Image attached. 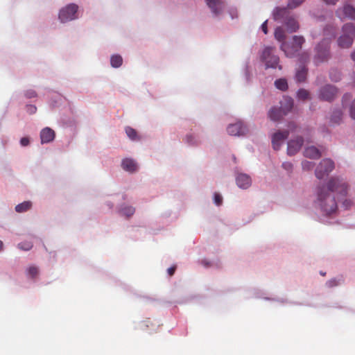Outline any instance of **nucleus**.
<instances>
[{"label":"nucleus","instance_id":"obj_1","mask_svg":"<svg viewBox=\"0 0 355 355\" xmlns=\"http://www.w3.org/2000/svg\"><path fill=\"white\" fill-rule=\"evenodd\" d=\"M347 185L343 180L331 178L326 186H318L317 188L316 204L326 215H330L337 210V202L332 192H338L343 196L347 193Z\"/></svg>","mask_w":355,"mask_h":355},{"label":"nucleus","instance_id":"obj_2","mask_svg":"<svg viewBox=\"0 0 355 355\" xmlns=\"http://www.w3.org/2000/svg\"><path fill=\"white\" fill-rule=\"evenodd\" d=\"M355 38V24L347 23L342 28V34L337 40L338 46L341 49L352 46Z\"/></svg>","mask_w":355,"mask_h":355},{"label":"nucleus","instance_id":"obj_3","mask_svg":"<svg viewBox=\"0 0 355 355\" xmlns=\"http://www.w3.org/2000/svg\"><path fill=\"white\" fill-rule=\"evenodd\" d=\"M330 39L324 38L315 47L313 61L316 65L327 62L331 58Z\"/></svg>","mask_w":355,"mask_h":355},{"label":"nucleus","instance_id":"obj_4","mask_svg":"<svg viewBox=\"0 0 355 355\" xmlns=\"http://www.w3.org/2000/svg\"><path fill=\"white\" fill-rule=\"evenodd\" d=\"M304 42L303 36L294 35L291 42H283L280 48L287 57H293L302 49Z\"/></svg>","mask_w":355,"mask_h":355},{"label":"nucleus","instance_id":"obj_5","mask_svg":"<svg viewBox=\"0 0 355 355\" xmlns=\"http://www.w3.org/2000/svg\"><path fill=\"white\" fill-rule=\"evenodd\" d=\"M261 60L264 62L266 69L278 68L279 70L282 69V67L279 64V58L275 54L274 47H265L261 55Z\"/></svg>","mask_w":355,"mask_h":355},{"label":"nucleus","instance_id":"obj_6","mask_svg":"<svg viewBox=\"0 0 355 355\" xmlns=\"http://www.w3.org/2000/svg\"><path fill=\"white\" fill-rule=\"evenodd\" d=\"M78 6L74 3L67 5L60 10L59 19L62 23H65L69 21L77 18Z\"/></svg>","mask_w":355,"mask_h":355},{"label":"nucleus","instance_id":"obj_7","mask_svg":"<svg viewBox=\"0 0 355 355\" xmlns=\"http://www.w3.org/2000/svg\"><path fill=\"white\" fill-rule=\"evenodd\" d=\"M334 168V163L330 159H322L316 167L315 174L317 178L322 179L329 175Z\"/></svg>","mask_w":355,"mask_h":355},{"label":"nucleus","instance_id":"obj_8","mask_svg":"<svg viewBox=\"0 0 355 355\" xmlns=\"http://www.w3.org/2000/svg\"><path fill=\"white\" fill-rule=\"evenodd\" d=\"M338 94V89L331 85H326L319 91V98L322 101H331Z\"/></svg>","mask_w":355,"mask_h":355},{"label":"nucleus","instance_id":"obj_9","mask_svg":"<svg viewBox=\"0 0 355 355\" xmlns=\"http://www.w3.org/2000/svg\"><path fill=\"white\" fill-rule=\"evenodd\" d=\"M289 131H278L272 136V146L274 150H278L284 141L288 137Z\"/></svg>","mask_w":355,"mask_h":355},{"label":"nucleus","instance_id":"obj_10","mask_svg":"<svg viewBox=\"0 0 355 355\" xmlns=\"http://www.w3.org/2000/svg\"><path fill=\"white\" fill-rule=\"evenodd\" d=\"M227 131L230 135L241 136L245 135L248 132V128L241 121L230 124L227 128Z\"/></svg>","mask_w":355,"mask_h":355},{"label":"nucleus","instance_id":"obj_11","mask_svg":"<svg viewBox=\"0 0 355 355\" xmlns=\"http://www.w3.org/2000/svg\"><path fill=\"white\" fill-rule=\"evenodd\" d=\"M304 140L301 137H297L295 139L290 140L288 142L287 153L288 155H294L301 148Z\"/></svg>","mask_w":355,"mask_h":355},{"label":"nucleus","instance_id":"obj_12","mask_svg":"<svg viewBox=\"0 0 355 355\" xmlns=\"http://www.w3.org/2000/svg\"><path fill=\"white\" fill-rule=\"evenodd\" d=\"M336 14L340 18L343 17L355 19V8L349 4H346L343 7V8H338L336 12Z\"/></svg>","mask_w":355,"mask_h":355},{"label":"nucleus","instance_id":"obj_13","mask_svg":"<svg viewBox=\"0 0 355 355\" xmlns=\"http://www.w3.org/2000/svg\"><path fill=\"white\" fill-rule=\"evenodd\" d=\"M206 3L216 16L220 15L225 6L222 0H206Z\"/></svg>","mask_w":355,"mask_h":355},{"label":"nucleus","instance_id":"obj_14","mask_svg":"<svg viewBox=\"0 0 355 355\" xmlns=\"http://www.w3.org/2000/svg\"><path fill=\"white\" fill-rule=\"evenodd\" d=\"M55 136L54 130L50 128H44L40 132V139L42 144L49 143L52 141Z\"/></svg>","mask_w":355,"mask_h":355},{"label":"nucleus","instance_id":"obj_15","mask_svg":"<svg viewBox=\"0 0 355 355\" xmlns=\"http://www.w3.org/2000/svg\"><path fill=\"white\" fill-rule=\"evenodd\" d=\"M236 184L241 189H247L251 185L249 175L243 173L239 174L236 178Z\"/></svg>","mask_w":355,"mask_h":355},{"label":"nucleus","instance_id":"obj_16","mask_svg":"<svg viewBox=\"0 0 355 355\" xmlns=\"http://www.w3.org/2000/svg\"><path fill=\"white\" fill-rule=\"evenodd\" d=\"M121 166L123 170L130 173H133L137 170V164L132 159L125 158L123 159Z\"/></svg>","mask_w":355,"mask_h":355},{"label":"nucleus","instance_id":"obj_17","mask_svg":"<svg viewBox=\"0 0 355 355\" xmlns=\"http://www.w3.org/2000/svg\"><path fill=\"white\" fill-rule=\"evenodd\" d=\"M289 16L288 9L286 8L277 7L273 11V18L275 21L284 19Z\"/></svg>","mask_w":355,"mask_h":355},{"label":"nucleus","instance_id":"obj_18","mask_svg":"<svg viewBox=\"0 0 355 355\" xmlns=\"http://www.w3.org/2000/svg\"><path fill=\"white\" fill-rule=\"evenodd\" d=\"M284 24L289 33L296 32L300 28L297 21L291 16L286 19Z\"/></svg>","mask_w":355,"mask_h":355},{"label":"nucleus","instance_id":"obj_19","mask_svg":"<svg viewBox=\"0 0 355 355\" xmlns=\"http://www.w3.org/2000/svg\"><path fill=\"white\" fill-rule=\"evenodd\" d=\"M304 155L310 159H318L321 157V153L316 147L312 146L304 149Z\"/></svg>","mask_w":355,"mask_h":355},{"label":"nucleus","instance_id":"obj_20","mask_svg":"<svg viewBox=\"0 0 355 355\" xmlns=\"http://www.w3.org/2000/svg\"><path fill=\"white\" fill-rule=\"evenodd\" d=\"M285 114H283L282 110L279 107H272L268 112V117L274 121H279L281 119Z\"/></svg>","mask_w":355,"mask_h":355},{"label":"nucleus","instance_id":"obj_21","mask_svg":"<svg viewBox=\"0 0 355 355\" xmlns=\"http://www.w3.org/2000/svg\"><path fill=\"white\" fill-rule=\"evenodd\" d=\"M307 68L304 65H300L296 71L295 80L298 83L304 82L306 79Z\"/></svg>","mask_w":355,"mask_h":355},{"label":"nucleus","instance_id":"obj_22","mask_svg":"<svg viewBox=\"0 0 355 355\" xmlns=\"http://www.w3.org/2000/svg\"><path fill=\"white\" fill-rule=\"evenodd\" d=\"M293 107V101L291 98H284V102L281 103L280 108L282 110L283 114H287Z\"/></svg>","mask_w":355,"mask_h":355},{"label":"nucleus","instance_id":"obj_23","mask_svg":"<svg viewBox=\"0 0 355 355\" xmlns=\"http://www.w3.org/2000/svg\"><path fill=\"white\" fill-rule=\"evenodd\" d=\"M343 112L340 110H334L330 117V124L332 125L340 124L342 121Z\"/></svg>","mask_w":355,"mask_h":355},{"label":"nucleus","instance_id":"obj_24","mask_svg":"<svg viewBox=\"0 0 355 355\" xmlns=\"http://www.w3.org/2000/svg\"><path fill=\"white\" fill-rule=\"evenodd\" d=\"M32 203L30 201H24L15 207V211L18 213L25 212L31 208Z\"/></svg>","mask_w":355,"mask_h":355},{"label":"nucleus","instance_id":"obj_25","mask_svg":"<svg viewBox=\"0 0 355 355\" xmlns=\"http://www.w3.org/2000/svg\"><path fill=\"white\" fill-rule=\"evenodd\" d=\"M275 37L279 42H281L282 44L283 42H286L284 41L286 38L285 32L282 27H277L275 31Z\"/></svg>","mask_w":355,"mask_h":355},{"label":"nucleus","instance_id":"obj_26","mask_svg":"<svg viewBox=\"0 0 355 355\" xmlns=\"http://www.w3.org/2000/svg\"><path fill=\"white\" fill-rule=\"evenodd\" d=\"M123 63L122 57L119 55H114L111 57L110 64L112 67H119Z\"/></svg>","mask_w":355,"mask_h":355},{"label":"nucleus","instance_id":"obj_27","mask_svg":"<svg viewBox=\"0 0 355 355\" xmlns=\"http://www.w3.org/2000/svg\"><path fill=\"white\" fill-rule=\"evenodd\" d=\"M135 209L132 206H125L124 207H122L120 209V213L122 215L125 216L126 217L132 216L135 214Z\"/></svg>","mask_w":355,"mask_h":355},{"label":"nucleus","instance_id":"obj_28","mask_svg":"<svg viewBox=\"0 0 355 355\" xmlns=\"http://www.w3.org/2000/svg\"><path fill=\"white\" fill-rule=\"evenodd\" d=\"M275 85L277 89L282 91H286L288 89V83L284 78H279L275 80Z\"/></svg>","mask_w":355,"mask_h":355},{"label":"nucleus","instance_id":"obj_29","mask_svg":"<svg viewBox=\"0 0 355 355\" xmlns=\"http://www.w3.org/2000/svg\"><path fill=\"white\" fill-rule=\"evenodd\" d=\"M329 78L334 82H338L341 79V73L340 71L333 69L330 71Z\"/></svg>","mask_w":355,"mask_h":355},{"label":"nucleus","instance_id":"obj_30","mask_svg":"<svg viewBox=\"0 0 355 355\" xmlns=\"http://www.w3.org/2000/svg\"><path fill=\"white\" fill-rule=\"evenodd\" d=\"M297 96L300 100H302V101L309 99L310 98V94H309V91H307L304 89H299L297 92Z\"/></svg>","mask_w":355,"mask_h":355},{"label":"nucleus","instance_id":"obj_31","mask_svg":"<svg viewBox=\"0 0 355 355\" xmlns=\"http://www.w3.org/2000/svg\"><path fill=\"white\" fill-rule=\"evenodd\" d=\"M39 274V270L36 266H32L27 269V275L32 279L35 278Z\"/></svg>","mask_w":355,"mask_h":355},{"label":"nucleus","instance_id":"obj_32","mask_svg":"<svg viewBox=\"0 0 355 355\" xmlns=\"http://www.w3.org/2000/svg\"><path fill=\"white\" fill-rule=\"evenodd\" d=\"M125 133L130 139H132V140L137 139V134L135 129H133L130 127H127V128H125Z\"/></svg>","mask_w":355,"mask_h":355},{"label":"nucleus","instance_id":"obj_33","mask_svg":"<svg viewBox=\"0 0 355 355\" xmlns=\"http://www.w3.org/2000/svg\"><path fill=\"white\" fill-rule=\"evenodd\" d=\"M33 246V244L31 241H24L18 244V248L22 250H30Z\"/></svg>","mask_w":355,"mask_h":355},{"label":"nucleus","instance_id":"obj_34","mask_svg":"<svg viewBox=\"0 0 355 355\" xmlns=\"http://www.w3.org/2000/svg\"><path fill=\"white\" fill-rule=\"evenodd\" d=\"M324 35L325 36H330V37H334L336 35V29L333 26H327L324 30Z\"/></svg>","mask_w":355,"mask_h":355},{"label":"nucleus","instance_id":"obj_35","mask_svg":"<svg viewBox=\"0 0 355 355\" xmlns=\"http://www.w3.org/2000/svg\"><path fill=\"white\" fill-rule=\"evenodd\" d=\"M302 168L306 171H310L314 167V163L307 160L302 162Z\"/></svg>","mask_w":355,"mask_h":355},{"label":"nucleus","instance_id":"obj_36","mask_svg":"<svg viewBox=\"0 0 355 355\" xmlns=\"http://www.w3.org/2000/svg\"><path fill=\"white\" fill-rule=\"evenodd\" d=\"M304 0H289L288 7L293 9L300 5Z\"/></svg>","mask_w":355,"mask_h":355},{"label":"nucleus","instance_id":"obj_37","mask_svg":"<svg viewBox=\"0 0 355 355\" xmlns=\"http://www.w3.org/2000/svg\"><path fill=\"white\" fill-rule=\"evenodd\" d=\"M214 202L216 205L219 206L222 204L223 198L221 196L217 193L214 194Z\"/></svg>","mask_w":355,"mask_h":355},{"label":"nucleus","instance_id":"obj_38","mask_svg":"<svg viewBox=\"0 0 355 355\" xmlns=\"http://www.w3.org/2000/svg\"><path fill=\"white\" fill-rule=\"evenodd\" d=\"M299 60L302 63L307 62L309 60V55L307 53L304 52L300 55Z\"/></svg>","mask_w":355,"mask_h":355},{"label":"nucleus","instance_id":"obj_39","mask_svg":"<svg viewBox=\"0 0 355 355\" xmlns=\"http://www.w3.org/2000/svg\"><path fill=\"white\" fill-rule=\"evenodd\" d=\"M350 116L355 119V99L353 101L349 110Z\"/></svg>","mask_w":355,"mask_h":355},{"label":"nucleus","instance_id":"obj_40","mask_svg":"<svg viewBox=\"0 0 355 355\" xmlns=\"http://www.w3.org/2000/svg\"><path fill=\"white\" fill-rule=\"evenodd\" d=\"M339 284L338 282L336 279H330L327 282V285L329 288L336 286Z\"/></svg>","mask_w":355,"mask_h":355},{"label":"nucleus","instance_id":"obj_41","mask_svg":"<svg viewBox=\"0 0 355 355\" xmlns=\"http://www.w3.org/2000/svg\"><path fill=\"white\" fill-rule=\"evenodd\" d=\"M282 167L288 171H291L293 169V164L291 162H284L282 164Z\"/></svg>","mask_w":355,"mask_h":355},{"label":"nucleus","instance_id":"obj_42","mask_svg":"<svg viewBox=\"0 0 355 355\" xmlns=\"http://www.w3.org/2000/svg\"><path fill=\"white\" fill-rule=\"evenodd\" d=\"M37 107L35 105H29L27 106V112L30 114H35L36 112Z\"/></svg>","mask_w":355,"mask_h":355},{"label":"nucleus","instance_id":"obj_43","mask_svg":"<svg viewBox=\"0 0 355 355\" xmlns=\"http://www.w3.org/2000/svg\"><path fill=\"white\" fill-rule=\"evenodd\" d=\"M26 96L27 98H33L36 96V92L34 90H28L26 92Z\"/></svg>","mask_w":355,"mask_h":355},{"label":"nucleus","instance_id":"obj_44","mask_svg":"<svg viewBox=\"0 0 355 355\" xmlns=\"http://www.w3.org/2000/svg\"><path fill=\"white\" fill-rule=\"evenodd\" d=\"M20 144L23 146H26L29 144V139L28 137H22L20 140Z\"/></svg>","mask_w":355,"mask_h":355},{"label":"nucleus","instance_id":"obj_45","mask_svg":"<svg viewBox=\"0 0 355 355\" xmlns=\"http://www.w3.org/2000/svg\"><path fill=\"white\" fill-rule=\"evenodd\" d=\"M267 23H268V21L266 20L261 25V30L262 31L265 33V34H267L268 33V26H267Z\"/></svg>","mask_w":355,"mask_h":355},{"label":"nucleus","instance_id":"obj_46","mask_svg":"<svg viewBox=\"0 0 355 355\" xmlns=\"http://www.w3.org/2000/svg\"><path fill=\"white\" fill-rule=\"evenodd\" d=\"M176 270V266H173L172 267H170L168 269V274L170 277L173 276V274L175 273V271Z\"/></svg>","mask_w":355,"mask_h":355},{"label":"nucleus","instance_id":"obj_47","mask_svg":"<svg viewBox=\"0 0 355 355\" xmlns=\"http://www.w3.org/2000/svg\"><path fill=\"white\" fill-rule=\"evenodd\" d=\"M352 98V95L350 94H345L343 97V103L345 104V102L350 100Z\"/></svg>","mask_w":355,"mask_h":355},{"label":"nucleus","instance_id":"obj_48","mask_svg":"<svg viewBox=\"0 0 355 355\" xmlns=\"http://www.w3.org/2000/svg\"><path fill=\"white\" fill-rule=\"evenodd\" d=\"M193 136L192 135H187L186 137L187 142L189 144H194L195 142H193Z\"/></svg>","mask_w":355,"mask_h":355},{"label":"nucleus","instance_id":"obj_49","mask_svg":"<svg viewBox=\"0 0 355 355\" xmlns=\"http://www.w3.org/2000/svg\"><path fill=\"white\" fill-rule=\"evenodd\" d=\"M343 206L345 207V209H348L349 207H350V206L352 205V201L351 200H345L343 202Z\"/></svg>","mask_w":355,"mask_h":355},{"label":"nucleus","instance_id":"obj_50","mask_svg":"<svg viewBox=\"0 0 355 355\" xmlns=\"http://www.w3.org/2000/svg\"><path fill=\"white\" fill-rule=\"evenodd\" d=\"M351 58L355 62V50L351 53Z\"/></svg>","mask_w":355,"mask_h":355},{"label":"nucleus","instance_id":"obj_51","mask_svg":"<svg viewBox=\"0 0 355 355\" xmlns=\"http://www.w3.org/2000/svg\"><path fill=\"white\" fill-rule=\"evenodd\" d=\"M3 248V242L0 241V250H1Z\"/></svg>","mask_w":355,"mask_h":355},{"label":"nucleus","instance_id":"obj_52","mask_svg":"<svg viewBox=\"0 0 355 355\" xmlns=\"http://www.w3.org/2000/svg\"><path fill=\"white\" fill-rule=\"evenodd\" d=\"M202 263L205 264V266H208V263H206L205 261H202Z\"/></svg>","mask_w":355,"mask_h":355},{"label":"nucleus","instance_id":"obj_53","mask_svg":"<svg viewBox=\"0 0 355 355\" xmlns=\"http://www.w3.org/2000/svg\"><path fill=\"white\" fill-rule=\"evenodd\" d=\"M320 274H321L322 275H323V276H324V275H325V272H320Z\"/></svg>","mask_w":355,"mask_h":355}]
</instances>
